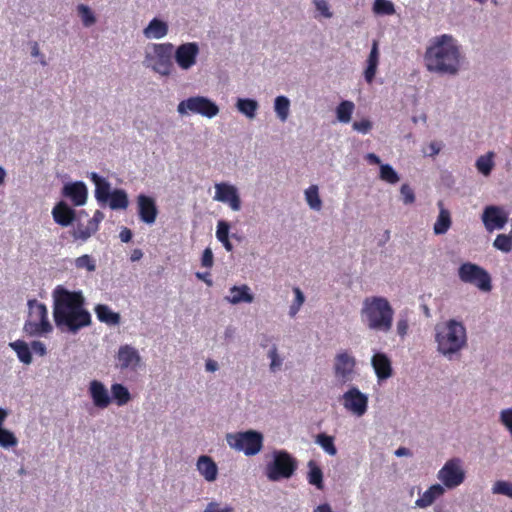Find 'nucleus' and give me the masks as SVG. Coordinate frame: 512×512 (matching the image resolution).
I'll return each instance as SVG.
<instances>
[{
  "mask_svg": "<svg viewBox=\"0 0 512 512\" xmlns=\"http://www.w3.org/2000/svg\"><path fill=\"white\" fill-rule=\"evenodd\" d=\"M439 215L433 226V231L436 235L445 234L452 225L451 213L444 207L443 201H438Z\"/></svg>",
  "mask_w": 512,
  "mask_h": 512,
  "instance_id": "a878e982",
  "label": "nucleus"
},
{
  "mask_svg": "<svg viewBox=\"0 0 512 512\" xmlns=\"http://www.w3.org/2000/svg\"><path fill=\"white\" fill-rule=\"evenodd\" d=\"M109 207L113 210L126 209L129 205L127 193L123 189H115L112 191L109 199Z\"/></svg>",
  "mask_w": 512,
  "mask_h": 512,
  "instance_id": "2f4dec72",
  "label": "nucleus"
},
{
  "mask_svg": "<svg viewBox=\"0 0 512 512\" xmlns=\"http://www.w3.org/2000/svg\"><path fill=\"white\" fill-rule=\"evenodd\" d=\"M137 208L139 218L146 224H153L158 215L155 200L145 194L137 196Z\"/></svg>",
  "mask_w": 512,
  "mask_h": 512,
  "instance_id": "f3484780",
  "label": "nucleus"
},
{
  "mask_svg": "<svg viewBox=\"0 0 512 512\" xmlns=\"http://www.w3.org/2000/svg\"><path fill=\"white\" fill-rule=\"evenodd\" d=\"M353 129L362 134H367L372 129V122L368 119L355 121L353 123Z\"/></svg>",
  "mask_w": 512,
  "mask_h": 512,
  "instance_id": "864d4df0",
  "label": "nucleus"
},
{
  "mask_svg": "<svg viewBox=\"0 0 512 512\" xmlns=\"http://www.w3.org/2000/svg\"><path fill=\"white\" fill-rule=\"evenodd\" d=\"M28 318L23 330L30 336H41L50 333L53 327L48 319V311L45 304L36 299L28 300Z\"/></svg>",
  "mask_w": 512,
  "mask_h": 512,
  "instance_id": "39448f33",
  "label": "nucleus"
},
{
  "mask_svg": "<svg viewBox=\"0 0 512 512\" xmlns=\"http://www.w3.org/2000/svg\"><path fill=\"white\" fill-rule=\"evenodd\" d=\"M236 106H237V109L242 114L247 116L248 118H254L256 111L258 109L257 101H255L253 99H248V98L247 99L239 98Z\"/></svg>",
  "mask_w": 512,
  "mask_h": 512,
  "instance_id": "4c0bfd02",
  "label": "nucleus"
},
{
  "mask_svg": "<svg viewBox=\"0 0 512 512\" xmlns=\"http://www.w3.org/2000/svg\"><path fill=\"white\" fill-rule=\"evenodd\" d=\"M52 216L57 224L66 227L75 219V211L64 201H60L52 209Z\"/></svg>",
  "mask_w": 512,
  "mask_h": 512,
  "instance_id": "5701e85b",
  "label": "nucleus"
},
{
  "mask_svg": "<svg viewBox=\"0 0 512 512\" xmlns=\"http://www.w3.org/2000/svg\"><path fill=\"white\" fill-rule=\"evenodd\" d=\"M198 54V44L195 42H188L178 46L174 53V57L176 63L181 69L188 70L196 64Z\"/></svg>",
  "mask_w": 512,
  "mask_h": 512,
  "instance_id": "4468645a",
  "label": "nucleus"
},
{
  "mask_svg": "<svg viewBox=\"0 0 512 512\" xmlns=\"http://www.w3.org/2000/svg\"><path fill=\"white\" fill-rule=\"evenodd\" d=\"M424 61L430 72L455 75L460 69V49L452 36L444 34L427 47Z\"/></svg>",
  "mask_w": 512,
  "mask_h": 512,
  "instance_id": "f03ea898",
  "label": "nucleus"
},
{
  "mask_svg": "<svg viewBox=\"0 0 512 512\" xmlns=\"http://www.w3.org/2000/svg\"><path fill=\"white\" fill-rule=\"evenodd\" d=\"M197 469L199 473L208 482H213L217 478L218 468L211 457L202 455L198 458Z\"/></svg>",
  "mask_w": 512,
  "mask_h": 512,
  "instance_id": "393cba45",
  "label": "nucleus"
},
{
  "mask_svg": "<svg viewBox=\"0 0 512 512\" xmlns=\"http://www.w3.org/2000/svg\"><path fill=\"white\" fill-rule=\"evenodd\" d=\"M217 368H218V364H217V362H215V361H213V360H208V361L206 362V369H207L208 371L214 372V371H216V370H217Z\"/></svg>",
  "mask_w": 512,
  "mask_h": 512,
  "instance_id": "774afa93",
  "label": "nucleus"
},
{
  "mask_svg": "<svg viewBox=\"0 0 512 512\" xmlns=\"http://www.w3.org/2000/svg\"><path fill=\"white\" fill-rule=\"evenodd\" d=\"M78 12L84 26L89 27L95 23V17L88 6L80 4L78 6Z\"/></svg>",
  "mask_w": 512,
  "mask_h": 512,
  "instance_id": "de8ad7c7",
  "label": "nucleus"
},
{
  "mask_svg": "<svg viewBox=\"0 0 512 512\" xmlns=\"http://www.w3.org/2000/svg\"><path fill=\"white\" fill-rule=\"evenodd\" d=\"M493 493L502 494L512 498V484L506 481H497L493 486Z\"/></svg>",
  "mask_w": 512,
  "mask_h": 512,
  "instance_id": "09e8293b",
  "label": "nucleus"
},
{
  "mask_svg": "<svg viewBox=\"0 0 512 512\" xmlns=\"http://www.w3.org/2000/svg\"><path fill=\"white\" fill-rule=\"evenodd\" d=\"M396 328H397L398 335L401 337H404L407 334L408 329H409V324H408L407 318H400L397 321Z\"/></svg>",
  "mask_w": 512,
  "mask_h": 512,
  "instance_id": "13d9d810",
  "label": "nucleus"
},
{
  "mask_svg": "<svg viewBox=\"0 0 512 512\" xmlns=\"http://www.w3.org/2000/svg\"><path fill=\"white\" fill-rule=\"evenodd\" d=\"M142 256H143V253L140 249H134L131 253L130 259L132 262H135V261L140 260L142 258Z\"/></svg>",
  "mask_w": 512,
  "mask_h": 512,
  "instance_id": "338daca9",
  "label": "nucleus"
},
{
  "mask_svg": "<svg viewBox=\"0 0 512 512\" xmlns=\"http://www.w3.org/2000/svg\"><path fill=\"white\" fill-rule=\"evenodd\" d=\"M355 105L352 101L344 100L336 108L337 119L342 123H349Z\"/></svg>",
  "mask_w": 512,
  "mask_h": 512,
  "instance_id": "c9c22d12",
  "label": "nucleus"
},
{
  "mask_svg": "<svg viewBox=\"0 0 512 512\" xmlns=\"http://www.w3.org/2000/svg\"><path fill=\"white\" fill-rule=\"evenodd\" d=\"M90 180L95 185V198L96 200L101 203L105 204L108 202V199L111 195V185L110 183L105 179L100 177L97 173L92 172L90 174Z\"/></svg>",
  "mask_w": 512,
  "mask_h": 512,
  "instance_id": "b1692460",
  "label": "nucleus"
},
{
  "mask_svg": "<svg viewBox=\"0 0 512 512\" xmlns=\"http://www.w3.org/2000/svg\"><path fill=\"white\" fill-rule=\"evenodd\" d=\"M343 406L356 416H363L368 407V397L357 387H352L343 396Z\"/></svg>",
  "mask_w": 512,
  "mask_h": 512,
  "instance_id": "ddd939ff",
  "label": "nucleus"
},
{
  "mask_svg": "<svg viewBox=\"0 0 512 512\" xmlns=\"http://www.w3.org/2000/svg\"><path fill=\"white\" fill-rule=\"evenodd\" d=\"M229 224L225 221H219L217 224L216 237L219 241L229 238Z\"/></svg>",
  "mask_w": 512,
  "mask_h": 512,
  "instance_id": "603ef678",
  "label": "nucleus"
},
{
  "mask_svg": "<svg viewBox=\"0 0 512 512\" xmlns=\"http://www.w3.org/2000/svg\"><path fill=\"white\" fill-rule=\"evenodd\" d=\"M111 393L115 403L118 406L127 404L131 399L129 390L120 383H115L111 386Z\"/></svg>",
  "mask_w": 512,
  "mask_h": 512,
  "instance_id": "f704fd0d",
  "label": "nucleus"
},
{
  "mask_svg": "<svg viewBox=\"0 0 512 512\" xmlns=\"http://www.w3.org/2000/svg\"><path fill=\"white\" fill-rule=\"evenodd\" d=\"M308 483L314 485L317 489H323V472L317 463L313 460L308 462Z\"/></svg>",
  "mask_w": 512,
  "mask_h": 512,
  "instance_id": "473e14b6",
  "label": "nucleus"
},
{
  "mask_svg": "<svg viewBox=\"0 0 512 512\" xmlns=\"http://www.w3.org/2000/svg\"><path fill=\"white\" fill-rule=\"evenodd\" d=\"M315 442L319 444L327 454L331 456H335L337 454V449L334 445V437L325 433H320L316 436Z\"/></svg>",
  "mask_w": 512,
  "mask_h": 512,
  "instance_id": "ea45409f",
  "label": "nucleus"
},
{
  "mask_svg": "<svg viewBox=\"0 0 512 512\" xmlns=\"http://www.w3.org/2000/svg\"><path fill=\"white\" fill-rule=\"evenodd\" d=\"M201 264L203 267L210 268L213 265V253L210 248H206L203 251L202 258H201Z\"/></svg>",
  "mask_w": 512,
  "mask_h": 512,
  "instance_id": "4d7b16f0",
  "label": "nucleus"
},
{
  "mask_svg": "<svg viewBox=\"0 0 512 512\" xmlns=\"http://www.w3.org/2000/svg\"><path fill=\"white\" fill-rule=\"evenodd\" d=\"M494 157L495 154L492 151H489L485 155H481L475 163L476 169L479 173L484 176H489L494 168Z\"/></svg>",
  "mask_w": 512,
  "mask_h": 512,
  "instance_id": "7c9ffc66",
  "label": "nucleus"
},
{
  "mask_svg": "<svg viewBox=\"0 0 512 512\" xmlns=\"http://www.w3.org/2000/svg\"><path fill=\"white\" fill-rule=\"evenodd\" d=\"M316 9L321 13V15L325 18L332 17V13L329 10V5L325 0H314Z\"/></svg>",
  "mask_w": 512,
  "mask_h": 512,
  "instance_id": "6e6d98bb",
  "label": "nucleus"
},
{
  "mask_svg": "<svg viewBox=\"0 0 512 512\" xmlns=\"http://www.w3.org/2000/svg\"><path fill=\"white\" fill-rule=\"evenodd\" d=\"M132 236H133L132 231L126 227L123 228L119 234L121 241L124 243H128L129 241H131Z\"/></svg>",
  "mask_w": 512,
  "mask_h": 512,
  "instance_id": "680f3d73",
  "label": "nucleus"
},
{
  "mask_svg": "<svg viewBox=\"0 0 512 512\" xmlns=\"http://www.w3.org/2000/svg\"><path fill=\"white\" fill-rule=\"evenodd\" d=\"M94 233H96L95 227L93 228L89 222H87V224H83L78 221L73 229L72 236L75 240L86 241Z\"/></svg>",
  "mask_w": 512,
  "mask_h": 512,
  "instance_id": "e433bc0d",
  "label": "nucleus"
},
{
  "mask_svg": "<svg viewBox=\"0 0 512 512\" xmlns=\"http://www.w3.org/2000/svg\"><path fill=\"white\" fill-rule=\"evenodd\" d=\"M494 247L502 252L509 253L512 251V236L499 234L493 243Z\"/></svg>",
  "mask_w": 512,
  "mask_h": 512,
  "instance_id": "a18cd8bd",
  "label": "nucleus"
},
{
  "mask_svg": "<svg viewBox=\"0 0 512 512\" xmlns=\"http://www.w3.org/2000/svg\"><path fill=\"white\" fill-rule=\"evenodd\" d=\"M104 219V213L100 210H96L93 217L88 220L91 226L97 231L99 229V223Z\"/></svg>",
  "mask_w": 512,
  "mask_h": 512,
  "instance_id": "bf43d9fd",
  "label": "nucleus"
},
{
  "mask_svg": "<svg viewBox=\"0 0 512 512\" xmlns=\"http://www.w3.org/2000/svg\"><path fill=\"white\" fill-rule=\"evenodd\" d=\"M89 393L93 403L98 408H106L111 403L108 390L104 384L98 380H92L89 385Z\"/></svg>",
  "mask_w": 512,
  "mask_h": 512,
  "instance_id": "aec40b11",
  "label": "nucleus"
},
{
  "mask_svg": "<svg viewBox=\"0 0 512 512\" xmlns=\"http://www.w3.org/2000/svg\"><path fill=\"white\" fill-rule=\"evenodd\" d=\"M9 346L16 352L19 360L24 364L32 362V355L28 344L23 340L11 342Z\"/></svg>",
  "mask_w": 512,
  "mask_h": 512,
  "instance_id": "72a5a7b5",
  "label": "nucleus"
},
{
  "mask_svg": "<svg viewBox=\"0 0 512 512\" xmlns=\"http://www.w3.org/2000/svg\"><path fill=\"white\" fill-rule=\"evenodd\" d=\"M18 444V439L13 432L0 427V446L3 448L15 447Z\"/></svg>",
  "mask_w": 512,
  "mask_h": 512,
  "instance_id": "c03bdc74",
  "label": "nucleus"
},
{
  "mask_svg": "<svg viewBox=\"0 0 512 512\" xmlns=\"http://www.w3.org/2000/svg\"><path fill=\"white\" fill-rule=\"evenodd\" d=\"M215 190L216 201L228 204L234 211L241 209V200L235 186L222 182L215 185Z\"/></svg>",
  "mask_w": 512,
  "mask_h": 512,
  "instance_id": "dca6fc26",
  "label": "nucleus"
},
{
  "mask_svg": "<svg viewBox=\"0 0 512 512\" xmlns=\"http://www.w3.org/2000/svg\"><path fill=\"white\" fill-rule=\"evenodd\" d=\"M371 364L378 380H386L392 376L391 360L386 354L382 352L375 353L371 359Z\"/></svg>",
  "mask_w": 512,
  "mask_h": 512,
  "instance_id": "6ab92c4d",
  "label": "nucleus"
},
{
  "mask_svg": "<svg viewBox=\"0 0 512 512\" xmlns=\"http://www.w3.org/2000/svg\"><path fill=\"white\" fill-rule=\"evenodd\" d=\"M168 33V25L157 18L150 21L148 26L144 29V35L147 38L160 39Z\"/></svg>",
  "mask_w": 512,
  "mask_h": 512,
  "instance_id": "c85d7f7f",
  "label": "nucleus"
},
{
  "mask_svg": "<svg viewBox=\"0 0 512 512\" xmlns=\"http://www.w3.org/2000/svg\"><path fill=\"white\" fill-rule=\"evenodd\" d=\"M177 111L181 115L191 112L207 118H213L219 113V108L213 101L204 96H194L182 100L178 104Z\"/></svg>",
  "mask_w": 512,
  "mask_h": 512,
  "instance_id": "9b49d317",
  "label": "nucleus"
},
{
  "mask_svg": "<svg viewBox=\"0 0 512 512\" xmlns=\"http://www.w3.org/2000/svg\"><path fill=\"white\" fill-rule=\"evenodd\" d=\"M53 298V317L59 329L76 333L90 325L91 315L84 309V297L81 292H72L57 286Z\"/></svg>",
  "mask_w": 512,
  "mask_h": 512,
  "instance_id": "f257e3e1",
  "label": "nucleus"
},
{
  "mask_svg": "<svg viewBox=\"0 0 512 512\" xmlns=\"http://www.w3.org/2000/svg\"><path fill=\"white\" fill-rule=\"evenodd\" d=\"M62 194L69 198L75 206H82L87 200V187L81 182H73L63 187Z\"/></svg>",
  "mask_w": 512,
  "mask_h": 512,
  "instance_id": "a211bd4d",
  "label": "nucleus"
},
{
  "mask_svg": "<svg viewBox=\"0 0 512 512\" xmlns=\"http://www.w3.org/2000/svg\"><path fill=\"white\" fill-rule=\"evenodd\" d=\"M379 57V43L377 40H373L371 51L366 60L367 66L364 70V78L368 84H371L374 81L379 64Z\"/></svg>",
  "mask_w": 512,
  "mask_h": 512,
  "instance_id": "4be33fe9",
  "label": "nucleus"
},
{
  "mask_svg": "<svg viewBox=\"0 0 512 512\" xmlns=\"http://www.w3.org/2000/svg\"><path fill=\"white\" fill-rule=\"evenodd\" d=\"M445 489L440 484L429 487L417 500L416 505L421 508L430 506L437 498L441 497Z\"/></svg>",
  "mask_w": 512,
  "mask_h": 512,
  "instance_id": "bb28decb",
  "label": "nucleus"
},
{
  "mask_svg": "<svg viewBox=\"0 0 512 512\" xmlns=\"http://www.w3.org/2000/svg\"><path fill=\"white\" fill-rule=\"evenodd\" d=\"M356 358L347 350L338 352L334 357L333 372L336 381L344 385L352 382L356 375Z\"/></svg>",
  "mask_w": 512,
  "mask_h": 512,
  "instance_id": "9d476101",
  "label": "nucleus"
},
{
  "mask_svg": "<svg viewBox=\"0 0 512 512\" xmlns=\"http://www.w3.org/2000/svg\"><path fill=\"white\" fill-rule=\"evenodd\" d=\"M275 112L281 121H286L289 115L290 101L285 96H278L275 99Z\"/></svg>",
  "mask_w": 512,
  "mask_h": 512,
  "instance_id": "a19ab883",
  "label": "nucleus"
},
{
  "mask_svg": "<svg viewBox=\"0 0 512 512\" xmlns=\"http://www.w3.org/2000/svg\"><path fill=\"white\" fill-rule=\"evenodd\" d=\"M366 158L370 164L378 165L381 163L380 158L374 153H368Z\"/></svg>",
  "mask_w": 512,
  "mask_h": 512,
  "instance_id": "0e129e2a",
  "label": "nucleus"
},
{
  "mask_svg": "<svg viewBox=\"0 0 512 512\" xmlns=\"http://www.w3.org/2000/svg\"><path fill=\"white\" fill-rule=\"evenodd\" d=\"M305 198L309 207L313 210L319 211L322 208V201L319 197V191L317 185H311L305 191Z\"/></svg>",
  "mask_w": 512,
  "mask_h": 512,
  "instance_id": "58836bf2",
  "label": "nucleus"
},
{
  "mask_svg": "<svg viewBox=\"0 0 512 512\" xmlns=\"http://www.w3.org/2000/svg\"><path fill=\"white\" fill-rule=\"evenodd\" d=\"M404 204H412L415 201V194L408 184H403L400 189Z\"/></svg>",
  "mask_w": 512,
  "mask_h": 512,
  "instance_id": "3c124183",
  "label": "nucleus"
},
{
  "mask_svg": "<svg viewBox=\"0 0 512 512\" xmlns=\"http://www.w3.org/2000/svg\"><path fill=\"white\" fill-rule=\"evenodd\" d=\"M459 279L468 284L476 286L479 290L489 292L492 289L491 276L481 266L465 262L458 268Z\"/></svg>",
  "mask_w": 512,
  "mask_h": 512,
  "instance_id": "1a4fd4ad",
  "label": "nucleus"
},
{
  "mask_svg": "<svg viewBox=\"0 0 512 512\" xmlns=\"http://www.w3.org/2000/svg\"><path fill=\"white\" fill-rule=\"evenodd\" d=\"M268 357L271 360V363H270L271 371L275 372L278 369H280V367L282 365V359L279 357L277 347L275 345L272 346L271 349L269 350Z\"/></svg>",
  "mask_w": 512,
  "mask_h": 512,
  "instance_id": "8fccbe9b",
  "label": "nucleus"
},
{
  "mask_svg": "<svg viewBox=\"0 0 512 512\" xmlns=\"http://www.w3.org/2000/svg\"><path fill=\"white\" fill-rule=\"evenodd\" d=\"M380 179L389 184H395L399 181V176L389 164H381Z\"/></svg>",
  "mask_w": 512,
  "mask_h": 512,
  "instance_id": "37998d69",
  "label": "nucleus"
},
{
  "mask_svg": "<svg viewBox=\"0 0 512 512\" xmlns=\"http://www.w3.org/2000/svg\"><path fill=\"white\" fill-rule=\"evenodd\" d=\"M293 291H294V294H295V301H294V303H296V304L301 306L304 303V300H305L302 291L298 287H295L293 289Z\"/></svg>",
  "mask_w": 512,
  "mask_h": 512,
  "instance_id": "e2e57ef3",
  "label": "nucleus"
},
{
  "mask_svg": "<svg viewBox=\"0 0 512 512\" xmlns=\"http://www.w3.org/2000/svg\"><path fill=\"white\" fill-rule=\"evenodd\" d=\"M226 440L230 447L244 452L247 456L256 455L263 447L262 434L253 430L228 434Z\"/></svg>",
  "mask_w": 512,
  "mask_h": 512,
  "instance_id": "6e6552de",
  "label": "nucleus"
},
{
  "mask_svg": "<svg viewBox=\"0 0 512 512\" xmlns=\"http://www.w3.org/2000/svg\"><path fill=\"white\" fill-rule=\"evenodd\" d=\"M361 315L370 329L388 332L392 327L394 310L386 298L372 296L365 298Z\"/></svg>",
  "mask_w": 512,
  "mask_h": 512,
  "instance_id": "7ed1b4c3",
  "label": "nucleus"
},
{
  "mask_svg": "<svg viewBox=\"0 0 512 512\" xmlns=\"http://www.w3.org/2000/svg\"><path fill=\"white\" fill-rule=\"evenodd\" d=\"M117 358L121 369H135L141 360L138 351L129 345H124L119 348Z\"/></svg>",
  "mask_w": 512,
  "mask_h": 512,
  "instance_id": "412c9836",
  "label": "nucleus"
},
{
  "mask_svg": "<svg viewBox=\"0 0 512 512\" xmlns=\"http://www.w3.org/2000/svg\"><path fill=\"white\" fill-rule=\"evenodd\" d=\"M373 12L377 15H392L395 13L394 4L388 0H375Z\"/></svg>",
  "mask_w": 512,
  "mask_h": 512,
  "instance_id": "79ce46f5",
  "label": "nucleus"
},
{
  "mask_svg": "<svg viewBox=\"0 0 512 512\" xmlns=\"http://www.w3.org/2000/svg\"><path fill=\"white\" fill-rule=\"evenodd\" d=\"M95 314L100 322L108 325H118L120 323V315L117 312L112 311L109 306L105 304L96 305Z\"/></svg>",
  "mask_w": 512,
  "mask_h": 512,
  "instance_id": "cd10ccee",
  "label": "nucleus"
},
{
  "mask_svg": "<svg viewBox=\"0 0 512 512\" xmlns=\"http://www.w3.org/2000/svg\"><path fill=\"white\" fill-rule=\"evenodd\" d=\"M75 266L77 269H86L89 272L96 270L95 260L88 254L76 258Z\"/></svg>",
  "mask_w": 512,
  "mask_h": 512,
  "instance_id": "49530a36",
  "label": "nucleus"
},
{
  "mask_svg": "<svg viewBox=\"0 0 512 512\" xmlns=\"http://www.w3.org/2000/svg\"><path fill=\"white\" fill-rule=\"evenodd\" d=\"M174 46L171 43H159L153 45V54L146 55V65L156 73L168 76L172 72Z\"/></svg>",
  "mask_w": 512,
  "mask_h": 512,
  "instance_id": "0eeeda50",
  "label": "nucleus"
},
{
  "mask_svg": "<svg viewBox=\"0 0 512 512\" xmlns=\"http://www.w3.org/2000/svg\"><path fill=\"white\" fill-rule=\"evenodd\" d=\"M231 296L228 297V301L232 304H238L241 302L251 303L254 300L253 295L250 293V288L247 285L233 286L230 289Z\"/></svg>",
  "mask_w": 512,
  "mask_h": 512,
  "instance_id": "c756f323",
  "label": "nucleus"
},
{
  "mask_svg": "<svg viewBox=\"0 0 512 512\" xmlns=\"http://www.w3.org/2000/svg\"><path fill=\"white\" fill-rule=\"evenodd\" d=\"M31 349L34 353L44 356L46 354V346L41 341H33L31 343Z\"/></svg>",
  "mask_w": 512,
  "mask_h": 512,
  "instance_id": "052dcab7",
  "label": "nucleus"
},
{
  "mask_svg": "<svg viewBox=\"0 0 512 512\" xmlns=\"http://www.w3.org/2000/svg\"><path fill=\"white\" fill-rule=\"evenodd\" d=\"M203 512H234V509L231 506H225L222 508L219 503L213 501L208 503Z\"/></svg>",
  "mask_w": 512,
  "mask_h": 512,
  "instance_id": "5fc2aeb1",
  "label": "nucleus"
},
{
  "mask_svg": "<svg viewBox=\"0 0 512 512\" xmlns=\"http://www.w3.org/2000/svg\"><path fill=\"white\" fill-rule=\"evenodd\" d=\"M298 468V462L285 450L273 452V460L266 465L265 474L270 481L276 482L291 478Z\"/></svg>",
  "mask_w": 512,
  "mask_h": 512,
  "instance_id": "423d86ee",
  "label": "nucleus"
},
{
  "mask_svg": "<svg viewBox=\"0 0 512 512\" xmlns=\"http://www.w3.org/2000/svg\"><path fill=\"white\" fill-rule=\"evenodd\" d=\"M437 476L448 489L458 487L465 480V472L461 467V460L459 458L448 460L439 470Z\"/></svg>",
  "mask_w": 512,
  "mask_h": 512,
  "instance_id": "f8f14e48",
  "label": "nucleus"
},
{
  "mask_svg": "<svg viewBox=\"0 0 512 512\" xmlns=\"http://www.w3.org/2000/svg\"><path fill=\"white\" fill-rule=\"evenodd\" d=\"M395 455L398 456V457H402V456H410L411 455V452L408 448L406 447H399L396 451H395Z\"/></svg>",
  "mask_w": 512,
  "mask_h": 512,
  "instance_id": "69168bd1",
  "label": "nucleus"
},
{
  "mask_svg": "<svg viewBox=\"0 0 512 512\" xmlns=\"http://www.w3.org/2000/svg\"><path fill=\"white\" fill-rule=\"evenodd\" d=\"M482 221L485 228L491 232L495 229H502L505 226L508 221V214L503 208L490 205L484 209Z\"/></svg>",
  "mask_w": 512,
  "mask_h": 512,
  "instance_id": "2eb2a0df",
  "label": "nucleus"
},
{
  "mask_svg": "<svg viewBox=\"0 0 512 512\" xmlns=\"http://www.w3.org/2000/svg\"><path fill=\"white\" fill-rule=\"evenodd\" d=\"M438 350L449 355L456 353L466 344V330L462 323L449 320L436 326Z\"/></svg>",
  "mask_w": 512,
  "mask_h": 512,
  "instance_id": "20e7f679",
  "label": "nucleus"
}]
</instances>
